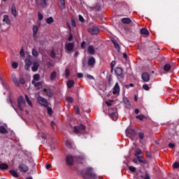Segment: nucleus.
Returning a JSON list of instances; mask_svg holds the SVG:
<instances>
[{"label": "nucleus", "mask_w": 179, "mask_h": 179, "mask_svg": "<svg viewBox=\"0 0 179 179\" xmlns=\"http://www.w3.org/2000/svg\"><path fill=\"white\" fill-rule=\"evenodd\" d=\"M81 48H83V50H85V48H86V42H85V41L82 42Z\"/></svg>", "instance_id": "6e6d98bb"}, {"label": "nucleus", "mask_w": 179, "mask_h": 179, "mask_svg": "<svg viewBox=\"0 0 179 179\" xmlns=\"http://www.w3.org/2000/svg\"><path fill=\"white\" fill-rule=\"evenodd\" d=\"M73 132L74 134H86V127L84 126L83 124H80L78 126H75L73 127Z\"/></svg>", "instance_id": "f257e3e1"}, {"label": "nucleus", "mask_w": 179, "mask_h": 179, "mask_svg": "<svg viewBox=\"0 0 179 179\" xmlns=\"http://www.w3.org/2000/svg\"><path fill=\"white\" fill-rule=\"evenodd\" d=\"M34 79L32 80H34V82H38L40 80V75L39 74H35L33 76Z\"/></svg>", "instance_id": "f704fd0d"}, {"label": "nucleus", "mask_w": 179, "mask_h": 179, "mask_svg": "<svg viewBox=\"0 0 179 179\" xmlns=\"http://www.w3.org/2000/svg\"><path fill=\"white\" fill-rule=\"evenodd\" d=\"M11 12H12V15L16 17V15H17V13L16 12V7H15V6H13L11 7Z\"/></svg>", "instance_id": "7c9ffc66"}, {"label": "nucleus", "mask_w": 179, "mask_h": 179, "mask_svg": "<svg viewBox=\"0 0 179 179\" xmlns=\"http://www.w3.org/2000/svg\"><path fill=\"white\" fill-rule=\"evenodd\" d=\"M32 85L37 87V89H41L43 87V85H44L43 82H38L36 83L34 80H32Z\"/></svg>", "instance_id": "ddd939ff"}, {"label": "nucleus", "mask_w": 179, "mask_h": 179, "mask_svg": "<svg viewBox=\"0 0 179 179\" xmlns=\"http://www.w3.org/2000/svg\"><path fill=\"white\" fill-rule=\"evenodd\" d=\"M115 72L117 76H120V78L124 77V74L122 73V69L121 67H117L115 69Z\"/></svg>", "instance_id": "f8f14e48"}, {"label": "nucleus", "mask_w": 179, "mask_h": 179, "mask_svg": "<svg viewBox=\"0 0 179 179\" xmlns=\"http://www.w3.org/2000/svg\"><path fill=\"white\" fill-rule=\"evenodd\" d=\"M71 24L73 27H76V22H75V19H71Z\"/></svg>", "instance_id": "864d4df0"}, {"label": "nucleus", "mask_w": 179, "mask_h": 179, "mask_svg": "<svg viewBox=\"0 0 179 179\" xmlns=\"http://www.w3.org/2000/svg\"><path fill=\"white\" fill-rule=\"evenodd\" d=\"M66 101H69V103H73V98L71 96H67L66 98Z\"/></svg>", "instance_id": "a19ab883"}, {"label": "nucleus", "mask_w": 179, "mask_h": 179, "mask_svg": "<svg viewBox=\"0 0 179 179\" xmlns=\"http://www.w3.org/2000/svg\"><path fill=\"white\" fill-rule=\"evenodd\" d=\"M87 78L88 79H90V80L94 79V78L92 76H91L90 74H87Z\"/></svg>", "instance_id": "680f3d73"}, {"label": "nucleus", "mask_w": 179, "mask_h": 179, "mask_svg": "<svg viewBox=\"0 0 179 179\" xmlns=\"http://www.w3.org/2000/svg\"><path fill=\"white\" fill-rule=\"evenodd\" d=\"M113 43L114 44V47L117 50V51H120V45H118V43L117 42H115V41H113Z\"/></svg>", "instance_id": "c9c22d12"}, {"label": "nucleus", "mask_w": 179, "mask_h": 179, "mask_svg": "<svg viewBox=\"0 0 179 179\" xmlns=\"http://www.w3.org/2000/svg\"><path fill=\"white\" fill-rule=\"evenodd\" d=\"M170 69H171V65L167 64H165L164 66V70L167 72L169 71H170Z\"/></svg>", "instance_id": "2f4dec72"}, {"label": "nucleus", "mask_w": 179, "mask_h": 179, "mask_svg": "<svg viewBox=\"0 0 179 179\" xmlns=\"http://www.w3.org/2000/svg\"><path fill=\"white\" fill-rule=\"evenodd\" d=\"M17 103L18 108H20V110L22 111L23 108H24L26 106V100H24V98L23 96H20L18 98Z\"/></svg>", "instance_id": "20e7f679"}, {"label": "nucleus", "mask_w": 179, "mask_h": 179, "mask_svg": "<svg viewBox=\"0 0 179 179\" xmlns=\"http://www.w3.org/2000/svg\"><path fill=\"white\" fill-rule=\"evenodd\" d=\"M146 156H147V157L150 158V157H152V154L149 152H146Z\"/></svg>", "instance_id": "774afa93"}, {"label": "nucleus", "mask_w": 179, "mask_h": 179, "mask_svg": "<svg viewBox=\"0 0 179 179\" xmlns=\"http://www.w3.org/2000/svg\"><path fill=\"white\" fill-rule=\"evenodd\" d=\"M112 103H113V101H106V104H107L108 106V107L112 106V104H113Z\"/></svg>", "instance_id": "13d9d810"}, {"label": "nucleus", "mask_w": 179, "mask_h": 179, "mask_svg": "<svg viewBox=\"0 0 179 179\" xmlns=\"http://www.w3.org/2000/svg\"><path fill=\"white\" fill-rule=\"evenodd\" d=\"M94 64H96V59L93 57H90L88 59V65L90 66H93V65H94Z\"/></svg>", "instance_id": "a211bd4d"}, {"label": "nucleus", "mask_w": 179, "mask_h": 179, "mask_svg": "<svg viewBox=\"0 0 179 179\" xmlns=\"http://www.w3.org/2000/svg\"><path fill=\"white\" fill-rule=\"evenodd\" d=\"M78 19L80 22H81V23H85V18H83V16H82L81 15H79Z\"/></svg>", "instance_id": "49530a36"}, {"label": "nucleus", "mask_w": 179, "mask_h": 179, "mask_svg": "<svg viewBox=\"0 0 179 179\" xmlns=\"http://www.w3.org/2000/svg\"><path fill=\"white\" fill-rule=\"evenodd\" d=\"M137 159L139 163H143L144 164H146V159H145L144 157L138 156Z\"/></svg>", "instance_id": "5701e85b"}, {"label": "nucleus", "mask_w": 179, "mask_h": 179, "mask_svg": "<svg viewBox=\"0 0 179 179\" xmlns=\"http://www.w3.org/2000/svg\"><path fill=\"white\" fill-rule=\"evenodd\" d=\"M0 169L1 170H6V169H8V164H6L5 163L1 164H0Z\"/></svg>", "instance_id": "72a5a7b5"}, {"label": "nucleus", "mask_w": 179, "mask_h": 179, "mask_svg": "<svg viewBox=\"0 0 179 179\" xmlns=\"http://www.w3.org/2000/svg\"><path fill=\"white\" fill-rule=\"evenodd\" d=\"M74 47H75V43H66L65 44V48L69 52H71V51H73Z\"/></svg>", "instance_id": "1a4fd4ad"}, {"label": "nucleus", "mask_w": 179, "mask_h": 179, "mask_svg": "<svg viewBox=\"0 0 179 179\" xmlns=\"http://www.w3.org/2000/svg\"><path fill=\"white\" fill-rule=\"evenodd\" d=\"M47 24H51L52 23H54V17H49L45 20Z\"/></svg>", "instance_id": "a878e982"}, {"label": "nucleus", "mask_w": 179, "mask_h": 179, "mask_svg": "<svg viewBox=\"0 0 179 179\" xmlns=\"http://www.w3.org/2000/svg\"><path fill=\"white\" fill-rule=\"evenodd\" d=\"M142 80H143V82H149V80H150V76L149 75V73L146 72L143 73Z\"/></svg>", "instance_id": "9d476101"}, {"label": "nucleus", "mask_w": 179, "mask_h": 179, "mask_svg": "<svg viewBox=\"0 0 179 179\" xmlns=\"http://www.w3.org/2000/svg\"><path fill=\"white\" fill-rule=\"evenodd\" d=\"M74 110L76 114H79V106H74Z\"/></svg>", "instance_id": "09e8293b"}, {"label": "nucleus", "mask_w": 179, "mask_h": 179, "mask_svg": "<svg viewBox=\"0 0 179 179\" xmlns=\"http://www.w3.org/2000/svg\"><path fill=\"white\" fill-rule=\"evenodd\" d=\"M87 50L89 53L91 54V55H94L96 52V50H94V48L93 47V45H90L87 48Z\"/></svg>", "instance_id": "aec40b11"}, {"label": "nucleus", "mask_w": 179, "mask_h": 179, "mask_svg": "<svg viewBox=\"0 0 179 179\" xmlns=\"http://www.w3.org/2000/svg\"><path fill=\"white\" fill-rule=\"evenodd\" d=\"M33 30V37L34 38H36L37 37V33L38 31V27L37 25H35L32 28Z\"/></svg>", "instance_id": "f3484780"}, {"label": "nucleus", "mask_w": 179, "mask_h": 179, "mask_svg": "<svg viewBox=\"0 0 179 179\" xmlns=\"http://www.w3.org/2000/svg\"><path fill=\"white\" fill-rule=\"evenodd\" d=\"M43 93L48 97H52V94H53L52 91H51V90H50V89H44Z\"/></svg>", "instance_id": "2eb2a0df"}, {"label": "nucleus", "mask_w": 179, "mask_h": 179, "mask_svg": "<svg viewBox=\"0 0 179 179\" xmlns=\"http://www.w3.org/2000/svg\"><path fill=\"white\" fill-rule=\"evenodd\" d=\"M18 169L21 173H27L29 171V166L24 164H20L18 166Z\"/></svg>", "instance_id": "0eeeda50"}, {"label": "nucleus", "mask_w": 179, "mask_h": 179, "mask_svg": "<svg viewBox=\"0 0 179 179\" xmlns=\"http://www.w3.org/2000/svg\"><path fill=\"white\" fill-rule=\"evenodd\" d=\"M70 75L69 69H66L65 70V78H69Z\"/></svg>", "instance_id": "37998d69"}, {"label": "nucleus", "mask_w": 179, "mask_h": 179, "mask_svg": "<svg viewBox=\"0 0 179 179\" xmlns=\"http://www.w3.org/2000/svg\"><path fill=\"white\" fill-rule=\"evenodd\" d=\"M88 31L92 34V36H94L96 34H99L100 29L99 27L94 26L93 27L89 28Z\"/></svg>", "instance_id": "423d86ee"}, {"label": "nucleus", "mask_w": 179, "mask_h": 179, "mask_svg": "<svg viewBox=\"0 0 179 179\" xmlns=\"http://www.w3.org/2000/svg\"><path fill=\"white\" fill-rule=\"evenodd\" d=\"M141 34L144 36H149V31L147 29L143 28L141 29Z\"/></svg>", "instance_id": "b1692460"}, {"label": "nucleus", "mask_w": 179, "mask_h": 179, "mask_svg": "<svg viewBox=\"0 0 179 179\" xmlns=\"http://www.w3.org/2000/svg\"><path fill=\"white\" fill-rule=\"evenodd\" d=\"M100 6L99 4H96V6L94 7V9H96V10H100Z\"/></svg>", "instance_id": "69168bd1"}, {"label": "nucleus", "mask_w": 179, "mask_h": 179, "mask_svg": "<svg viewBox=\"0 0 179 179\" xmlns=\"http://www.w3.org/2000/svg\"><path fill=\"white\" fill-rule=\"evenodd\" d=\"M66 146H69V148H72V143H71L69 141H66Z\"/></svg>", "instance_id": "603ef678"}, {"label": "nucleus", "mask_w": 179, "mask_h": 179, "mask_svg": "<svg viewBox=\"0 0 179 179\" xmlns=\"http://www.w3.org/2000/svg\"><path fill=\"white\" fill-rule=\"evenodd\" d=\"M59 6L61 10L65 9V0H59Z\"/></svg>", "instance_id": "6ab92c4d"}, {"label": "nucleus", "mask_w": 179, "mask_h": 179, "mask_svg": "<svg viewBox=\"0 0 179 179\" xmlns=\"http://www.w3.org/2000/svg\"><path fill=\"white\" fill-rule=\"evenodd\" d=\"M66 85H67V87H69V89H71V87H72V86H73V85H75V81L69 80L68 83H66Z\"/></svg>", "instance_id": "c85d7f7f"}, {"label": "nucleus", "mask_w": 179, "mask_h": 179, "mask_svg": "<svg viewBox=\"0 0 179 179\" xmlns=\"http://www.w3.org/2000/svg\"><path fill=\"white\" fill-rule=\"evenodd\" d=\"M41 1V5H45V3L47 2V0H39Z\"/></svg>", "instance_id": "338daca9"}, {"label": "nucleus", "mask_w": 179, "mask_h": 179, "mask_svg": "<svg viewBox=\"0 0 179 179\" xmlns=\"http://www.w3.org/2000/svg\"><path fill=\"white\" fill-rule=\"evenodd\" d=\"M143 89L144 90H150V87H149V85H148V84H145L143 85Z\"/></svg>", "instance_id": "79ce46f5"}, {"label": "nucleus", "mask_w": 179, "mask_h": 179, "mask_svg": "<svg viewBox=\"0 0 179 179\" xmlns=\"http://www.w3.org/2000/svg\"><path fill=\"white\" fill-rule=\"evenodd\" d=\"M136 118H138V120H140L141 121H142V120H143V118H145L144 115H137Z\"/></svg>", "instance_id": "4d7b16f0"}, {"label": "nucleus", "mask_w": 179, "mask_h": 179, "mask_svg": "<svg viewBox=\"0 0 179 179\" xmlns=\"http://www.w3.org/2000/svg\"><path fill=\"white\" fill-rule=\"evenodd\" d=\"M25 99L27 101V103L29 104V106H33V104L31 103V101H30V99H29V96L27 95H25Z\"/></svg>", "instance_id": "e433bc0d"}, {"label": "nucleus", "mask_w": 179, "mask_h": 179, "mask_svg": "<svg viewBox=\"0 0 179 179\" xmlns=\"http://www.w3.org/2000/svg\"><path fill=\"white\" fill-rule=\"evenodd\" d=\"M37 101L38 104H41V106H43V107H48V101L45 98L42 96H38Z\"/></svg>", "instance_id": "39448f33"}, {"label": "nucleus", "mask_w": 179, "mask_h": 179, "mask_svg": "<svg viewBox=\"0 0 179 179\" xmlns=\"http://www.w3.org/2000/svg\"><path fill=\"white\" fill-rule=\"evenodd\" d=\"M173 169H178V167H179V163H178V162H175V163H173Z\"/></svg>", "instance_id": "8fccbe9b"}, {"label": "nucleus", "mask_w": 179, "mask_h": 179, "mask_svg": "<svg viewBox=\"0 0 179 179\" xmlns=\"http://www.w3.org/2000/svg\"><path fill=\"white\" fill-rule=\"evenodd\" d=\"M38 20H43V19H44V16L41 13H38Z\"/></svg>", "instance_id": "a18cd8bd"}, {"label": "nucleus", "mask_w": 179, "mask_h": 179, "mask_svg": "<svg viewBox=\"0 0 179 179\" xmlns=\"http://www.w3.org/2000/svg\"><path fill=\"white\" fill-rule=\"evenodd\" d=\"M3 21L5 22L6 24H10V20H9V17L8 15H4Z\"/></svg>", "instance_id": "bb28decb"}, {"label": "nucleus", "mask_w": 179, "mask_h": 179, "mask_svg": "<svg viewBox=\"0 0 179 179\" xmlns=\"http://www.w3.org/2000/svg\"><path fill=\"white\" fill-rule=\"evenodd\" d=\"M131 22V19L128 17H124L122 19V22L124 23V24H129Z\"/></svg>", "instance_id": "4be33fe9"}, {"label": "nucleus", "mask_w": 179, "mask_h": 179, "mask_svg": "<svg viewBox=\"0 0 179 179\" xmlns=\"http://www.w3.org/2000/svg\"><path fill=\"white\" fill-rule=\"evenodd\" d=\"M129 171H131V173H135L136 171V168L135 166H129Z\"/></svg>", "instance_id": "ea45409f"}, {"label": "nucleus", "mask_w": 179, "mask_h": 179, "mask_svg": "<svg viewBox=\"0 0 179 179\" xmlns=\"http://www.w3.org/2000/svg\"><path fill=\"white\" fill-rule=\"evenodd\" d=\"M108 113L110 118L113 121L118 120V113L117 112V108H110L108 109Z\"/></svg>", "instance_id": "7ed1b4c3"}, {"label": "nucleus", "mask_w": 179, "mask_h": 179, "mask_svg": "<svg viewBox=\"0 0 179 179\" xmlns=\"http://www.w3.org/2000/svg\"><path fill=\"white\" fill-rule=\"evenodd\" d=\"M20 55H21V57H24V50H23V49L20 50Z\"/></svg>", "instance_id": "bf43d9fd"}, {"label": "nucleus", "mask_w": 179, "mask_h": 179, "mask_svg": "<svg viewBox=\"0 0 179 179\" xmlns=\"http://www.w3.org/2000/svg\"><path fill=\"white\" fill-rule=\"evenodd\" d=\"M50 57L51 58H55V52L54 51V50H52L50 51Z\"/></svg>", "instance_id": "de8ad7c7"}, {"label": "nucleus", "mask_w": 179, "mask_h": 179, "mask_svg": "<svg viewBox=\"0 0 179 179\" xmlns=\"http://www.w3.org/2000/svg\"><path fill=\"white\" fill-rule=\"evenodd\" d=\"M56 78H57V71H53L50 74V80H55Z\"/></svg>", "instance_id": "cd10ccee"}, {"label": "nucleus", "mask_w": 179, "mask_h": 179, "mask_svg": "<svg viewBox=\"0 0 179 179\" xmlns=\"http://www.w3.org/2000/svg\"><path fill=\"white\" fill-rule=\"evenodd\" d=\"M169 148H171L172 149L176 148V145L174 143H169Z\"/></svg>", "instance_id": "0e129e2a"}, {"label": "nucleus", "mask_w": 179, "mask_h": 179, "mask_svg": "<svg viewBox=\"0 0 179 179\" xmlns=\"http://www.w3.org/2000/svg\"><path fill=\"white\" fill-rule=\"evenodd\" d=\"M17 66H19L17 62H14L12 63V68H13V69H17Z\"/></svg>", "instance_id": "4c0bfd02"}, {"label": "nucleus", "mask_w": 179, "mask_h": 179, "mask_svg": "<svg viewBox=\"0 0 179 179\" xmlns=\"http://www.w3.org/2000/svg\"><path fill=\"white\" fill-rule=\"evenodd\" d=\"M113 94H120V85L118 84V83H116V84L113 87Z\"/></svg>", "instance_id": "9b49d317"}, {"label": "nucleus", "mask_w": 179, "mask_h": 179, "mask_svg": "<svg viewBox=\"0 0 179 179\" xmlns=\"http://www.w3.org/2000/svg\"><path fill=\"white\" fill-rule=\"evenodd\" d=\"M38 68H40V64L37 62H34L32 66V71L37 72L38 71Z\"/></svg>", "instance_id": "4468645a"}, {"label": "nucleus", "mask_w": 179, "mask_h": 179, "mask_svg": "<svg viewBox=\"0 0 179 179\" xmlns=\"http://www.w3.org/2000/svg\"><path fill=\"white\" fill-rule=\"evenodd\" d=\"M138 138H140V139H143V138H145V134L143 133H139Z\"/></svg>", "instance_id": "5fc2aeb1"}, {"label": "nucleus", "mask_w": 179, "mask_h": 179, "mask_svg": "<svg viewBox=\"0 0 179 179\" xmlns=\"http://www.w3.org/2000/svg\"><path fill=\"white\" fill-rule=\"evenodd\" d=\"M126 134L127 136L131 135V136H135V135H136V132L132 129H127L126 130Z\"/></svg>", "instance_id": "dca6fc26"}, {"label": "nucleus", "mask_w": 179, "mask_h": 179, "mask_svg": "<svg viewBox=\"0 0 179 179\" xmlns=\"http://www.w3.org/2000/svg\"><path fill=\"white\" fill-rule=\"evenodd\" d=\"M32 55L34 57H38V52H37V50L32 49Z\"/></svg>", "instance_id": "58836bf2"}, {"label": "nucleus", "mask_w": 179, "mask_h": 179, "mask_svg": "<svg viewBox=\"0 0 179 179\" xmlns=\"http://www.w3.org/2000/svg\"><path fill=\"white\" fill-rule=\"evenodd\" d=\"M11 78H12V80H13L14 85L15 86H17V87H19V86H20V85H24V83L26 82L24 80V78H23V77H20V80H18L17 78H16V74H12Z\"/></svg>", "instance_id": "f03ea898"}, {"label": "nucleus", "mask_w": 179, "mask_h": 179, "mask_svg": "<svg viewBox=\"0 0 179 179\" xmlns=\"http://www.w3.org/2000/svg\"><path fill=\"white\" fill-rule=\"evenodd\" d=\"M0 134H8V130L3 126L0 127Z\"/></svg>", "instance_id": "c756f323"}, {"label": "nucleus", "mask_w": 179, "mask_h": 179, "mask_svg": "<svg viewBox=\"0 0 179 179\" xmlns=\"http://www.w3.org/2000/svg\"><path fill=\"white\" fill-rule=\"evenodd\" d=\"M47 110H48V114H49V115H52V108H50V107H46Z\"/></svg>", "instance_id": "c03bdc74"}, {"label": "nucleus", "mask_w": 179, "mask_h": 179, "mask_svg": "<svg viewBox=\"0 0 179 179\" xmlns=\"http://www.w3.org/2000/svg\"><path fill=\"white\" fill-rule=\"evenodd\" d=\"M77 76H78V78H79L80 79H81L82 78H83V74L81 73H78L77 74Z\"/></svg>", "instance_id": "e2e57ef3"}, {"label": "nucleus", "mask_w": 179, "mask_h": 179, "mask_svg": "<svg viewBox=\"0 0 179 179\" xmlns=\"http://www.w3.org/2000/svg\"><path fill=\"white\" fill-rule=\"evenodd\" d=\"M72 38H73V36L72 34H70L69 37L68 38V41H72Z\"/></svg>", "instance_id": "052dcab7"}, {"label": "nucleus", "mask_w": 179, "mask_h": 179, "mask_svg": "<svg viewBox=\"0 0 179 179\" xmlns=\"http://www.w3.org/2000/svg\"><path fill=\"white\" fill-rule=\"evenodd\" d=\"M31 65V60L30 58H27L25 59V68L26 69H29L30 68V66Z\"/></svg>", "instance_id": "412c9836"}, {"label": "nucleus", "mask_w": 179, "mask_h": 179, "mask_svg": "<svg viewBox=\"0 0 179 179\" xmlns=\"http://www.w3.org/2000/svg\"><path fill=\"white\" fill-rule=\"evenodd\" d=\"M124 103H125V104H126V106H127V107H129V106H131V103H129V101L128 99H125V100L124 101Z\"/></svg>", "instance_id": "3c124183"}, {"label": "nucleus", "mask_w": 179, "mask_h": 179, "mask_svg": "<svg viewBox=\"0 0 179 179\" xmlns=\"http://www.w3.org/2000/svg\"><path fill=\"white\" fill-rule=\"evenodd\" d=\"M142 155V150H141V149H137L135 152H134V156H136V157H138V156Z\"/></svg>", "instance_id": "473e14b6"}, {"label": "nucleus", "mask_w": 179, "mask_h": 179, "mask_svg": "<svg viewBox=\"0 0 179 179\" xmlns=\"http://www.w3.org/2000/svg\"><path fill=\"white\" fill-rule=\"evenodd\" d=\"M10 173L13 177H15V178H17L19 177V173H17V172H16V171L15 170H10Z\"/></svg>", "instance_id": "393cba45"}, {"label": "nucleus", "mask_w": 179, "mask_h": 179, "mask_svg": "<svg viewBox=\"0 0 179 179\" xmlns=\"http://www.w3.org/2000/svg\"><path fill=\"white\" fill-rule=\"evenodd\" d=\"M74 157L71 155H67L66 157V162L68 166H72L73 164Z\"/></svg>", "instance_id": "6e6552de"}]
</instances>
